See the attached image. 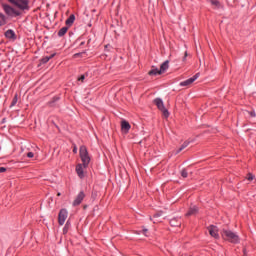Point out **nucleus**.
I'll use <instances>...</instances> for the list:
<instances>
[{
	"instance_id": "f257e3e1",
	"label": "nucleus",
	"mask_w": 256,
	"mask_h": 256,
	"mask_svg": "<svg viewBox=\"0 0 256 256\" xmlns=\"http://www.w3.org/2000/svg\"><path fill=\"white\" fill-rule=\"evenodd\" d=\"M9 3H12L14 7L13 8L7 4H3V9L6 13V15H9V17H19L21 15V11H25L29 9V0H8Z\"/></svg>"
},
{
	"instance_id": "f03ea898",
	"label": "nucleus",
	"mask_w": 256,
	"mask_h": 256,
	"mask_svg": "<svg viewBox=\"0 0 256 256\" xmlns=\"http://www.w3.org/2000/svg\"><path fill=\"white\" fill-rule=\"evenodd\" d=\"M222 239L224 241H229V243H239V235L231 230H222L221 232Z\"/></svg>"
},
{
	"instance_id": "7ed1b4c3",
	"label": "nucleus",
	"mask_w": 256,
	"mask_h": 256,
	"mask_svg": "<svg viewBox=\"0 0 256 256\" xmlns=\"http://www.w3.org/2000/svg\"><path fill=\"white\" fill-rule=\"evenodd\" d=\"M79 153H80V158L84 167H87V165H89L91 161V158L89 157V152L87 151V147L80 146Z\"/></svg>"
},
{
	"instance_id": "20e7f679",
	"label": "nucleus",
	"mask_w": 256,
	"mask_h": 256,
	"mask_svg": "<svg viewBox=\"0 0 256 256\" xmlns=\"http://www.w3.org/2000/svg\"><path fill=\"white\" fill-rule=\"evenodd\" d=\"M154 103L157 106V108L159 109V111H161V113L163 114V117H165L167 119V117H169V110H167V108H165V104L163 103V100H161V98H156L154 100Z\"/></svg>"
},
{
	"instance_id": "39448f33",
	"label": "nucleus",
	"mask_w": 256,
	"mask_h": 256,
	"mask_svg": "<svg viewBox=\"0 0 256 256\" xmlns=\"http://www.w3.org/2000/svg\"><path fill=\"white\" fill-rule=\"evenodd\" d=\"M67 217H68L67 209H61L58 214L59 225H65V221H67Z\"/></svg>"
},
{
	"instance_id": "423d86ee",
	"label": "nucleus",
	"mask_w": 256,
	"mask_h": 256,
	"mask_svg": "<svg viewBox=\"0 0 256 256\" xmlns=\"http://www.w3.org/2000/svg\"><path fill=\"white\" fill-rule=\"evenodd\" d=\"M197 79H199V73L195 74L192 78L181 82L180 86L181 87H189V85H191L192 83H195V81H197Z\"/></svg>"
},
{
	"instance_id": "0eeeda50",
	"label": "nucleus",
	"mask_w": 256,
	"mask_h": 256,
	"mask_svg": "<svg viewBox=\"0 0 256 256\" xmlns=\"http://www.w3.org/2000/svg\"><path fill=\"white\" fill-rule=\"evenodd\" d=\"M208 231L211 237H214V239H219V228H217V226H209Z\"/></svg>"
},
{
	"instance_id": "6e6552de",
	"label": "nucleus",
	"mask_w": 256,
	"mask_h": 256,
	"mask_svg": "<svg viewBox=\"0 0 256 256\" xmlns=\"http://www.w3.org/2000/svg\"><path fill=\"white\" fill-rule=\"evenodd\" d=\"M84 169H87V167H85L83 164H78L76 166V173L80 179H83V177H85Z\"/></svg>"
},
{
	"instance_id": "1a4fd4ad",
	"label": "nucleus",
	"mask_w": 256,
	"mask_h": 256,
	"mask_svg": "<svg viewBox=\"0 0 256 256\" xmlns=\"http://www.w3.org/2000/svg\"><path fill=\"white\" fill-rule=\"evenodd\" d=\"M83 199H85V193L84 192H80L77 197L75 198V200L73 201V206L77 207V205H81V203L83 202Z\"/></svg>"
},
{
	"instance_id": "9d476101",
	"label": "nucleus",
	"mask_w": 256,
	"mask_h": 256,
	"mask_svg": "<svg viewBox=\"0 0 256 256\" xmlns=\"http://www.w3.org/2000/svg\"><path fill=\"white\" fill-rule=\"evenodd\" d=\"M131 129V124H129L126 120L121 121V130L122 133H129V130Z\"/></svg>"
},
{
	"instance_id": "9b49d317",
	"label": "nucleus",
	"mask_w": 256,
	"mask_h": 256,
	"mask_svg": "<svg viewBox=\"0 0 256 256\" xmlns=\"http://www.w3.org/2000/svg\"><path fill=\"white\" fill-rule=\"evenodd\" d=\"M197 213H199V208H197V206H191L188 212L186 213V217L197 215Z\"/></svg>"
},
{
	"instance_id": "f8f14e48",
	"label": "nucleus",
	"mask_w": 256,
	"mask_h": 256,
	"mask_svg": "<svg viewBox=\"0 0 256 256\" xmlns=\"http://www.w3.org/2000/svg\"><path fill=\"white\" fill-rule=\"evenodd\" d=\"M169 69V62L166 60L164 63L160 66V72L165 73Z\"/></svg>"
},
{
	"instance_id": "ddd939ff",
	"label": "nucleus",
	"mask_w": 256,
	"mask_h": 256,
	"mask_svg": "<svg viewBox=\"0 0 256 256\" xmlns=\"http://www.w3.org/2000/svg\"><path fill=\"white\" fill-rule=\"evenodd\" d=\"M75 23V15H70L69 18L66 20L67 27H71Z\"/></svg>"
},
{
	"instance_id": "4468645a",
	"label": "nucleus",
	"mask_w": 256,
	"mask_h": 256,
	"mask_svg": "<svg viewBox=\"0 0 256 256\" xmlns=\"http://www.w3.org/2000/svg\"><path fill=\"white\" fill-rule=\"evenodd\" d=\"M67 31H69V27L68 26L62 27L58 31V37H63L67 33Z\"/></svg>"
},
{
	"instance_id": "2eb2a0df",
	"label": "nucleus",
	"mask_w": 256,
	"mask_h": 256,
	"mask_svg": "<svg viewBox=\"0 0 256 256\" xmlns=\"http://www.w3.org/2000/svg\"><path fill=\"white\" fill-rule=\"evenodd\" d=\"M5 37L7 39H13L15 37V32L13 30H8L5 32Z\"/></svg>"
},
{
	"instance_id": "dca6fc26",
	"label": "nucleus",
	"mask_w": 256,
	"mask_h": 256,
	"mask_svg": "<svg viewBox=\"0 0 256 256\" xmlns=\"http://www.w3.org/2000/svg\"><path fill=\"white\" fill-rule=\"evenodd\" d=\"M161 70H159L158 68H152L149 72L148 75H161Z\"/></svg>"
},
{
	"instance_id": "f3484780",
	"label": "nucleus",
	"mask_w": 256,
	"mask_h": 256,
	"mask_svg": "<svg viewBox=\"0 0 256 256\" xmlns=\"http://www.w3.org/2000/svg\"><path fill=\"white\" fill-rule=\"evenodd\" d=\"M55 57V54H51L50 56H45L44 58L41 59V63H49L51 59Z\"/></svg>"
},
{
	"instance_id": "a211bd4d",
	"label": "nucleus",
	"mask_w": 256,
	"mask_h": 256,
	"mask_svg": "<svg viewBox=\"0 0 256 256\" xmlns=\"http://www.w3.org/2000/svg\"><path fill=\"white\" fill-rule=\"evenodd\" d=\"M186 147H189V142H188V141L184 142V143L181 145V147H180L178 150H176V155L179 154V153H181V151H183V149H186Z\"/></svg>"
},
{
	"instance_id": "6ab92c4d",
	"label": "nucleus",
	"mask_w": 256,
	"mask_h": 256,
	"mask_svg": "<svg viewBox=\"0 0 256 256\" xmlns=\"http://www.w3.org/2000/svg\"><path fill=\"white\" fill-rule=\"evenodd\" d=\"M69 227H71V223H69V221H67L64 228H63V233L64 234L69 232Z\"/></svg>"
},
{
	"instance_id": "aec40b11",
	"label": "nucleus",
	"mask_w": 256,
	"mask_h": 256,
	"mask_svg": "<svg viewBox=\"0 0 256 256\" xmlns=\"http://www.w3.org/2000/svg\"><path fill=\"white\" fill-rule=\"evenodd\" d=\"M17 101H19V98L17 97V94H16L12 100L10 107H15L17 105Z\"/></svg>"
},
{
	"instance_id": "412c9836",
	"label": "nucleus",
	"mask_w": 256,
	"mask_h": 256,
	"mask_svg": "<svg viewBox=\"0 0 256 256\" xmlns=\"http://www.w3.org/2000/svg\"><path fill=\"white\" fill-rule=\"evenodd\" d=\"M188 175H189V173L187 172L186 169H183L181 171V177H183L184 179H187Z\"/></svg>"
},
{
	"instance_id": "4be33fe9",
	"label": "nucleus",
	"mask_w": 256,
	"mask_h": 256,
	"mask_svg": "<svg viewBox=\"0 0 256 256\" xmlns=\"http://www.w3.org/2000/svg\"><path fill=\"white\" fill-rule=\"evenodd\" d=\"M0 25H5V15L0 13Z\"/></svg>"
},
{
	"instance_id": "5701e85b",
	"label": "nucleus",
	"mask_w": 256,
	"mask_h": 256,
	"mask_svg": "<svg viewBox=\"0 0 256 256\" xmlns=\"http://www.w3.org/2000/svg\"><path fill=\"white\" fill-rule=\"evenodd\" d=\"M211 4L214 5L215 7H219V1L217 0H211Z\"/></svg>"
},
{
	"instance_id": "b1692460",
	"label": "nucleus",
	"mask_w": 256,
	"mask_h": 256,
	"mask_svg": "<svg viewBox=\"0 0 256 256\" xmlns=\"http://www.w3.org/2000/svg\"><path fill=\"white\" fill-rule=\"evenodd\" d=\"M247 179L248 181H253V179H255V176L253 174H248Z\"/></svg>"
},
{
	"instance_id": "393cba45",
	"label": "nucleus",
	"mask_w": 256,
	"mask_h": 256,
	"mask_svg": "<svg viewBox=\"0 0 256 256\" xmlns=\"http://www.w3.org/2000/svg\"><path fill=\"white\" fill-rule=\"evenodd\" d=\"M35 156V154H33V152H28L27 153V157H29L30 159L33 158Z\"/></svg>"
},
{
	"instance_id": "a878e982",
	"label": "nucleus",
	"mask_w": 256,
	"mask_h": 256,
	"mask_svg": "<svg viewBox=\"0 0 256 256\" xmlns=\"http://www.w3.org/2000/svg\"><path fill=\"white\" fill-rule=\"evenodd\" d=\"M78 81H81V82L85 81V75H82L81 77H79Z\"/></svg>"
},
{
	"instance_id": "bb28decb",
	"label": "nucleus",
	"mask_w": 256,
	"mask_h": 256,
	"mask_svg": "<svg viewBox=\"0 0 256 256\" xmlns=\"http://www.w3.org/2000/svg\"><path fill=\"white\" fill-rule=\"evenodd\" d=\"M5 171H7V168H5V167H0V173H5Z\"/></svg>"
},
{
	"instance_id": "cd10ccee",
	"label": "nucleus",
	"mask_w": 256,
	"mask_h": 256,
	"mask_svg": "<svg viewBox=\"0 0 256 256\" xmlns=\"http://www.w3.org/2000/svg\"><path fill=\"white\" fill-rule=\"evenodd\" d=\"M250 117H255V112H249Z\"/></svg>"
},
{
	"instance_id": "c85d7f7f",
	"label": "nucleus",
	"mask_w": 256,
	"mask_h": 256,
	"mask_svg": "<svg viewBox=\"0 0 256 256\" xmlns=\"http://www.w3.org/2000/svg\"><path fill=\"white\" fill-rule=\"evenodd\" d=\"M187 52H185V54H184V57H183V60L182 61H185L186 59H187Z\"/></svg>"
},
{
	"instance_id": "c756f323",
	"label": "nucleus",
	"mask_w": 256,
	"mask_h": 256,
	"mask_svg": "<svg viewBox=\"0 0 256 256\" xmlns=\"http://www.w3.org/2000/svg\"><path fill=\"white\" fill-rule=\"evenodd\" d=\"M147 231H148L147 229H143L142 230L143 235H147Z\"/></svg>"
},
{
	"instance_id": "7c9ffc66",
	"label": "nucleus",
	"mask_w": 256,
	"mask_h": 256,
	"mask_svg": "<svg viewBox=\"0 0 256 256\" xmlns=\"http://www.w3.org/2000/svg\"><path fill=\"white\" fill-rule=\"evenodd\" d=\"M73 153H77V146H74Z\"/></svg>"
},
{
	"instance_id": "2f4dec72",
	"label": "nucleus",
	"mask_w": 256,
	"mask_h": 256,
	"mask_svg": "<svg viewBox=\"0 0 256 256\" xmlns=\"http://www.w3.org/2000/svg\"><path fill=\"white\" fill-rule=\"evenodd\" d=\"M243 252H244V256H246L247 255V250L244 249Z\"/></svg>"
},
{
	"instance_id": "473e14b6",
	"label": "nucleus",
	"mask_w": 256,
	"mask_h": 256,
	"mask_svg": "<svg viewBox=\"0 0 256 256\" xmlns=\"http://www.w3.org/2000/svg\"><path fill=\"white\" fill-rule=\"evenodd\" d=\"M57 196H58V197H61V192H58V193H57Z\"/></svg>"
},
{
	"instance_id": "72a5a7b5",
	"label": "nucleus",
	"mask_w": 256,
	"mask_h": 256,
	"mask_svg": "<svg viewBox=\"0 0 256 256\" xmlns=\"http://www.w3.org/2000/svg\"><path fill=\"white\" fill-rule=\"evenodd\" d=\"M171 225H173V220L170 221Z\"/></svg>"
}]
</instances>
